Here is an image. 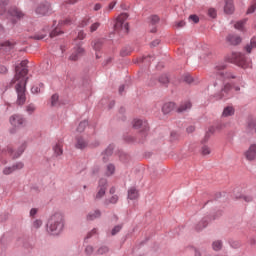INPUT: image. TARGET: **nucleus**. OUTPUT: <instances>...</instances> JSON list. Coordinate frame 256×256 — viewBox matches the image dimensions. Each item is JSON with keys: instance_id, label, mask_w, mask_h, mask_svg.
I'll return each instance as SVG.
<instances>
[{"instance_id": "1", "label": "nucleus", "mask_w": 256, "mask_h": 256, "mask_svg": "<svg viewBox=\"0 0 256 256\" xmlns=\"http://www.w3.org/2000/svg\"><path fill=\"white\" fill-rule=\"evenodd\" d=\"M27 60L21 61L19 64L15 66V75L14 81H19L16 86V93H17V105H25L27 101V81L28 77L27 74L29 73V69L27 68Z\"/></svg>"}, {"instance_id": "2", "label": "nucleus", "mask_w": 256, "mask_h": 256, "mask_svg": "<svg viewBox=\"0 0 256 256\" xmlns=\"http://www.w3.org/2000/svg\"><path fill=\"white\" fill-rule=\"evenodd\" d=\"M216 77L219 79L220 83H223L221 93L216 95V99H227L231 95V89L233 86L231 83L227 82L229 79H235V75L231 72L225 71V64L220 63L215 66Z\"/></svg>"}, {"instance_id": "3", "label": "nucleus", "mask_w": 256, "mask_h": 256, "mask_svg": "<svg viewBox=\"0 0 256 256\" xmlns=\"http://www.w3.org/2000/svg\"><path fill=\"white\" fill-rule=\"evenodd\" d=\"M65 229V216L61 212L54 213L46 224V231L49 235H61Z\"/></svg>"}, {"instance_id": "4", "label": "nucleus", "mask_w": 256, "mask_h": 256, "mask_svg": "<svg viewBox=\"0 0 256 256\" xmlns=\"http://www.w3.org/2000/svg\"><path fill=\"white\" fill-rule=\"evenodd\" d=\"M129 18L127 13H122L117 17L116 22L114 24L115 31L118 33H122L123 35H127L129 33V23L125 22Z\"/></svg>"}, {"instance_id": "5", "label": "nucleus", "mask_w": 256, "mask_h": 256, "mask_svg": "<svg viewBox=\"0 0 256 256\" xmlns=\"http://www.w3.org/2000/svg\"><path fill=\"white\" fill-rule=\"evenodd\" d=\"M232 59H234V63L242 69H251L252 67L251 59L247 58V56L241 52L233 53Z\"/></svg>"}, {"instance_id": "6", "label": "nucleus", "mask_w": 256, "mask_h": 256, "mask_svg": "<svg viewBox=\"0 0 256 256\" xmlns=\"http://www.w3.org/2000/svg\"><path fill=\"white\" fill-rule=\"evenodd\" d=\"M26 149H27V141H23L18 147L17 151L13 150L11 146H8L2 150V153H4V155H10L12 159H19V157L22 156L23 153H25Z\"/></svg>"}, {"instance_id": "7", "label": "nucleus", "mask_w": 256, "mask_h": 256, "mask_svg": "<svg viewBox=\"0 0 256 256\" xmlns=\"http://www.w3.org/2000/svg\"><path fill=\"white\" fill-rule=\"evenodd\" d=\"M83 55H85V48H83V42L74 40L72 54L69 57L70 61H79V59H81Z\"/></svg>"}, {"instance_id": "8", "label": "nucleus", "mask_w": 256, "mask_h": 256, "mask_svg": "<svg viewBox=\"0 0 256 256\" xmlns=\"http://www.w3.org/2000/svg\"><path fill=\"white\" fill-rule=\"evenodd\" d=\"M132 127L134 129L140 130V135L143 139H145V137H147V134L149 133V123H147V120L136 118L132 122Z\"/></svg>"}, {"instance_id": "9", "label": "nucleus", "mask_w": 256, "mask_h": 256, "mask_svg": "<svg viewBox=\"0 0 256 256\" xmlns=\"http://www.w3.org/2000/svg\"><path fill=\"white\" fill-rule=\"evenodd\" d=\"M63 25H71V19L66 18L65 20H60L58 24L57 21H54L52 30L49 34L51 39H53V37H59V35H63V31L61 30V27H63Z\"/></svg>"}, {"instance_id": "10", "label": "nucleus", "mask_w": 256, "mask_h": 256, "mask_svg": "<svg viewBox=\"0 0 256 256\" xmlns=\"http://www.w3.org/2000/svg\"><path fill=\"white\" fill-rule=\"evenodd\" d=\"M106 192H107V179L102 178L98 182L97 193L94 196L95 201H101V199L105 197Z\"/></svg>"}, {"instance_id": "11", "label": "nucleus", "mask_w": 256, "mask_h": 256, "mask_svg": "<svg viewBox=\"0 0 256 256\" xmlns=\"http://www.w3.org/2000/svg\"><path fill=\"white\" fill-rule=\"evenodd\" d=\"M90 23H92L89 27L90 33H95V31L101 27V23L99 21L93 22L91 18H84L80 23V27H87Z\"/></svg>"}, {"instance_id": "12", "label": "nucleus", "mask_w": 256, "mask_h": 256, "mask_svg": "<svg viewBox=\"0 0 256 256\" xmlns=\"http://www.w3.org/2000/svg\"><path fill=\"white\" fill-rule=\"evenodd\" d=\"M36 15H49L51 13V4L49 2L40 3L35 9Z\"/></svg>"}, {"instance_id": "13", "label": "nucleus", "mask_w": 256, "mask_h": 256, "mask_svg": "<svg viewBox=\"0 0 256 256\" xmlns=\"http://www.w3.org/2000/svg\"><path fill=\"white\" fill-rule=\"evenodd\" d=\"M222 213L218 212L216 215L212 216L211 218L209 217H204L197 225H196V231H203L207 225H209V222L212 219H217V217H220Z\"/></svg>"}, {"instance_id": "14", "label": "nucleus", "mask_w": 256, "mask_h": 256, "mask_svg": "<svg viewBox=\"0 0 256 256\" xmlns=\"http://www.w3.org/2000/svg\"><path fill=\"white\" fill-rule=\"evenodd\" d=\"M10 124L12 127H23L25 125V118L22 115L14 114L10 117Z\"/></svg>"}, {"instance_id": "15", "label": "nucleus", "mask_w": 256, "mask_h": 256, "mask_svg": "<svg viewBox=\"0 0 256 256\" xmlns=\"http://www.w3.org/2000/svg\"><path fill=\"white\" fill-rule=\"evenodd\" d=\"M244 157L247 161H255L256 159V144H252L244 152Z\"/></svg>"}, {"instance_id": "16", "label": "nucleus", "mask_w": 256, "mask_h": 256, "mask_svg": "<svg viewBox=\"0 0 256 256\" xmlns=\"http://www.w3.org/2000/svg\"><path fill=\"white\" fill-rule=\"evenodd\" d=\"M49 31H51V29H49V26H46L43 28L42 32H38L33 36H30V39H35V41H41L42 39H45V37H47Z\"/></svg>"}, {"instance_id": "17", "label": "nucleus", "mask_w": 256, "mask_h": 256, "mask_svg": "<svg viewBox=\"0 0 256 256\" xmlns=\"http://www.w3.org/2000/svg\"><path fill=\"white\" fill-rule=\"evenodd\" d=\"M76 149H87L89 147V142L83 138V136L76 137V143H75Z\"/></svg>"}, {"instance_id": "18", "label": "nucleus", "mask_w": 256, "mask_h": 256, "mask_svg": "<svg viewBox=\"0 0 256 256\" xmlns=\"http://www.w3.org/2000/svg\"><path fill=\"white\" fill-rule=\"evenodd\" d=\"M101 215H102L101 210L95 209L88 212V214L86 215V220L95 221V219H101Z\"/></svg>"}, {"instance_id": "19", "label": "nucleus", "mask_w": 256, "mask_h": 256, "mask_svg": "<svg viewBox=\"0 0 256 256\" xmlns=\"http://www.w3.org/2000/svg\"><path fill=\"white\" fill-rule=\"evenodd\" d=\"M16 43L14 41H5L0 43V50L4 51L5 53H9L12 49L15 48Z\"/></svg>"}, {"instance_id": "20", "label": "nucleus", "mask_w": 256, "mask_h": 256, "mask_svg": "<svg viewBox=\"0 0 256 256\" xmlns=\"http://www.w3.org/2000/svg\"><path fill=\"white\" fill-rule=\"evenodd\" d=\"M191 107H193V105L191 104V101H189V100L184 101L177 108V112L178 113H187V111H191Z\"/></svg>"}, {"instance_id": "21", "label": "nucleus", "mask_w": 256, "mask_h": 256, "mask_svg": "<svg viewBox=\"0 0 256 256\" xmlns=\"http://www.w3.org/2000/svg\"><path fill=\"white\" fill-rule=\"evenodd\" d=\"M226 39L230 45H239L243 41L241 36L235 34L228 35Z\"/></svg>"}, {"instance_id": "22", "label": "nucleus", "mask_w": 256, "mask_h": 256, "mask_svg": "<svg viewBox=\"0 0 256 256\" xmlns=\"http://www.w3.org/2000/svg\"><path fill=\"white\" fill-rule=\"evenodd\" d=\"M247 24V18H244L242 20L236 21L234 23V29H237V31H240L241 33H245L247 31L245 29V25Z\"/></svg>"}, {"instance_id": "23", "label": "nucleus", "mask_w": 256, "mask_h": 256, "mask_svg": "<svg viewBox=\"0 0 256 256\" xmlns=\"http://www.w3.org/2000/svg\"><path fill=\"white\" fill-rule=\"evenodd\" d=\"M224 11L227 13V15H232V13L235 11L233 0H225Z\"/></svg>"}, {"instance_id": "24", "label": "nucleus", "mask_w": 256, "mask_h": 256, "mask_svg": "<svg viewBox=\"0 0 256 256\" xmlns=\"http://www.w3.org/2000/svg\"><path fill=\"white\" fill-rule=\"evenodd\" d=\"M9 15H11V17H16V19H21L25 14H23V12L21 10H19V8L17 7H12L9 11H8Z\"/></svg>"}, {"instance_id": "25", "label": "nucleus", "mask_w": 256, "mask_h": 256, "mask_svg": "<svg viewBox=\"0 0 256 256\" xmlns=\"http://www.w3.org/2000/svg\"><path fill=\"white\" fill-rule=\"evenodd\" d=\"M253 49H256V37H252L250 40V43L246 44V46L244 47V50L246 51V53H251L253 51Z\"/></svg>"}, {"instance_id": "26", "label": "nucleus", "mask_w": 256, "mask_h": 256, "mask_svg": "<svg viewBox=\"0 0 256 256\" xmlns=\"http://www.w3.org/2000/svg\"><path fill=\"white\" fill-rule=\"evenodd\" d=\"M173 109H175V103H173V102L165 103L162 106V112L164 113V115H168V113H171V111H173Z\"/></svg>"}, {"instance_id": "27", "label": "nucleus", "mask_w": 256, "mask_h": 256, "mask_svg": "<svg viewBox=\"0 0 256 256\" xmlns=\"http://www.w3.org/2000/svg\"><path fill=\"white\" fill-rule=\"evenodd\" d=\"M235 115V108L233 106H227L222 112V117H233Z\"/></svg>"}, {"instance_id": "28", "label": "nucleus", "mask_w": 256, "mask_h": 256, "mask_svg": "<svg viewBox=\"0 0 256 256\" xmlns=\"http://www.w3.org/2000/svg\"><path fill=\"white\" fill-rule=\"evenodd\" d=\"M53 151L56 157L63 155V143L62 142L56 143L53 147Z\"/></svg>"}, {"instance_id": "29", "label": "nucleus", "mask_w": 256, "mask_h": 256, "mask_svg": "<svg viewBox=\"0 0 256 256\" xmlns=\"http://www.w3.org/2000/svg\"><path fill=\"white\" fill-rule=\"evenodd\" d=\"M137 197H139V191H137V189L135 187H131L128 190V199L133 201V200L137 199Z\"/></svg>"}, {"instance_id": "30", "label": "nucleus", "mask_w": 256, "mask_h": 256, "mask_svg": "<svg viewBox=\"0 0 256 256\" xmlns=\"http://www.w3.org/2000/svg\"><path fill=\"white\" fill-rule=\"evenodd\" d=\"M215 133V126H211L208 131L206 132L204 139L202 140V143H207L209 141V138Z\"/></svg>"}, {"instance_id": "31", "label": "nucleus", "mask_w": 256, "mask_h": 256, "mask_svg": "<svg viewBox=\"0 0 256 256\" xmlns=\"http://www.w3.org/2000/svg\"><path fill=\"white\" fill-rule=\"evenodd\" d=\"M110 249L109 246L106 245H102L100 246L97 251H96V255H107V253H109Z\"/></svg>"}, {"instance_id": "32", "label": "nucleus", "mask_w": 256, "mask_h": 256, "mask_svg": "<svg viewBox=\"0 0 256 256\" xmlns=\"http://www.w3.org/2000/svg\"><path fill=\"white\" fill-rule=\"evenodd\" d=\"M103 47V39H98L95 42H92V48L94 51H101V48Z\"/></svg>"}, {"instance_id": "33", "label": "nucleus", "mask_w": 256, "mask_h": 256, "mask_svg": "<svg viewBox=\"0 0 256 256\" xmlns=\"http://www.w3.org/2000/svg\"><path fill=\"white\" fill-rule=\"evenodd\" d=\"M7 5H9V0H0V15H5Z\"/></svg>"}, {"instance_id": "34", "label": "nucleus", "mask_w": 256, "mask_h": 256, "mask_svg": "<svg viewBox=\"0 0 256 256\" xmlns=\"http://www.w3.org/2000/svg\"><path fill=\"white\" fill-rule=\"evenodd\" d=\"M212 249L213 251H221L223 249V241L216 240L212 243Z\"/></svg>"}, {"instance_id": "35", "label": "nucleus", "mask_w": 256, "mask_h": 256, "mask_svg": "<svg viewBox=\"0 0 256 256\" xmlns=\"http://www.w3.org/2000/svg\"><path fill=\"white\" fill-rule=\"evenodd\" d=\"M87 125H89V122L87 120L80 122L76 129L77 133H83V131H85V129L87 128Z\"/></svg>"}, {"instance_id": "36", "label": "nucleus", "mask_w": 256, "mask_h": 256, "mask_svg": "<svg viewBox=\"0 0 256 256\" xmlns=\"http://www.w3.org/2000/svg\"><path fill=\"white\" fill-rule=\"evenodd\" d=\"M248 129H250V131H254L256 133V118L248 119Z\"/></svg>"}, {"instance_id": "37", "label": "nucleus", "mask_w": 256, "mask_h": 256, "mask_svg": "<svg viewBox=\"0 0 256 256\" xmlns=\"http://www.w3.org/2000/svg\"><path fill=\"white\" fill-rule=\"evenodd\" d=\"M115 173V165L114 164H108L106 166V175L107 177H111Z\"/></svg>"}, {"instance_id": "38", "label": "nucleus", "mask_w": 256, "mask_h": 256, "mask_svg": "<svg viewBox=\"0 0 256 256\" xmlns=\"http://www.w3.org/2000/svg\"><path fill=\"white\" fill-rule=\"evenodd\" d=\"M84 253L87 256L95 255V248L92 245H87L84 249Z\"/></svg>"}, {"instance_id": "39", "label": "nucleus", "mask_w": 256, "mask_h": 256, "mask_svg": "<svg viewBox=\"0 0 256 256\" xmlns=\"http://www.w3.org/2000/svg\"><path fill=\"white\" fill-rule=\"evenodd\" d=\"M236 199H243L246 203H251L255 199V196L253 195L236 196Z\"/></svg>"}, {"instance_id": "40", "label": "nucleus", "mask_w": 256, "mask_h": 256, "mask_svg": "<svg viewBox=\"0 0 256 256\" xmlns=\"http://www.w3.org/2000/svg\"><path fill=\"white\" fill-rule=\"evenodd\" d=\"M43 227V220L36 219L32 222V229H41Z\"/></svg>"}, {"instance_id": "41", "label": "nucleus", "mask_w": 256, "mask_h": 256, "mask_svg": "<svg viewBox=\"0 0 256 256\" xmlns=\"http://www.w3.org/2000/svg\"><path fill=\"white\" fill-rule=\"evenodd\" d=\"M18 243H21L26 249L33 247V245L29 244L26 238H18Z\"/></svg>"}, {"instance_id": "42", "label": "nucleus", "mask_w": 256, "mask_h": 256, "mask_svg": "<svg viewBox=\"0 0 256 256\" xmlns=\"http://www.w3.org/2000/svg\"><path fill=\"white\" fill-rule=\"evenodd\" d=\"M159 83H161V85H167V83H169V76H167V74H163L159 77Z\"/></svg>"}, {"instance_id": "43", "label": "nucleus", "mask_w": 256, "mask_h": 256, "mask_svg": "<svg viewBox=\"0 0 256 256\" xmlns=\"http://www.w3.org/2000/svg\"><path fill=\"white\" fill-rule=\"evenodd\" d=\"M95 235H97V228H93L92 230H90L85 236L84 241H87V239H91V237H95Z\"/></svg>"}, {"instance_id": "44", "label": "nucleus", "mask_w": 256, "mask_h": 256, "mask_svg": "<svg viewBox=\"0 0 256 256\" xmlns=\"http://www.w3.org/2000/svg\"><path fill=\"white\" fill-rule=\"evenodd\" d=\"M25 167V164L23 162H16L15 164L12 165V169L15 171H21Z\"/></svg>"}, {"instance_id": "45", "label": "nucleus", "mask_w": 256, "mask_h": 256, "mask_svg": "<svg viewBox=\"0 0 256 256\" xmlns=\"http://www.w3.org/2000/svg\"><path fill=\"white\" fill-rule=\"evenodd\" d=\"M35 109H37L35 104H29L26 106V113H28V115H33V113H35Z\"/></svg>"}, {"instance_id": "46", "label": "nucleus", "mask_w": 256, "mask_h": 256, "mask_svg": "<svg viewBox=\"0 0 256 256\" xmlns=\"http://www.w3.org/2000/svg\"><path fill=\"white\" fill-rule=\"evenodd\" d=\"M119 201V196L113 195L109 200H105V205H109L111 203L112 205H115Z\"/></svg>"}, {"instance_id": "47", "label": "nucleus", "mask_w": 256, "mask_h": 256, "mask_svg": "<svg viewBox=\"0 0 256 256\" xmlns=\"http://www.w3.org/2000/svg\"><path fill=\"white\" fill-rule=\"evenodd\" d=\"M85 37H87V34L83 30H79L77 38L74 41H83Z\"/></svg>"}, {"instance_id": "48", "label": "nucleus", "mask_w": 256, "mask_h": 256, "mask_svg": "<svg viewBox=\"0 0 256 256\" xmlns=\"http://www.w3.org/2000/svg\"><path fill=\"white\" fill-rule=\"evenodd\" d=\"M41 87H43V84H39V86H33L31 88V93H33V95H37L38 93H41Z\"/></svg>"}, {"instance_id": "49", "label": "nucleus", "mask_w": 256, "mask_h": 256, "mask_svg": "<svg viewBox=\"0 0 256 256\" xmlns=\"http://www.w3.org/2000/svg\"><path fill=\"white\" fill-rule=\"evenodd\" d=\"M11 173H15L13 166H7L3 169V175H11Z\"/></svg>"}, {"instance_id": "50", "label": "nucleus", "mask_w": 256, "mask_h": 256, "mask_svg": "<svg viewBox=\"0 0 256 256\" xmlns=\"http://www.w3.org/2000/svg\"><path fill=\"white\" fill-rule=\"evenodd\" d=\"M121 229H123V226L122 225H116L112 231H111V235L112 236H115L117 235V233H119L121 231Z\"/></svg>"}, {"instance_id": "51", "label": "nucleus", "mask_w": 256, "mask_h": 256, "mask_svg": "<svg viewBox=\"0 0 256 256\" xmlns=\"http://www.w3.org/2000/svg\"><path fill=\"white\" fill-rule=\"evenodd\" d=\"M120 55H122V57H127V55H131V48L126 47V48L122 49L120 52Z\"/></svg>"}, {"instance_id": "52", "label": "nucleus", "mask_w": 256, "mask_h": 256, "mask_svg": "<svg viewBox=\"0 0 256 256\" xmlns=\"http://www.w3.org/2000/svg\"><path fill=\"white\" fill-rule=\"evenodd\" d=\"M211 56V50H207L200 56L201 61H207V58Z\"/></svg>"}, {"instance_id": "53", "label": "nucleus", "mask_w": 256, "mask_h": 256, "mask_svg": "<svg viewBox=\"0 0 256 256\" xmlns=\"http://www.w3.org/2000/svg\"><path fill=\"white\" fill-rule=\"evenodd\" d=\"M57 101H59V95H57V94L52 95V97H51L52 107H56Z\"/></svg>"}, {"instance_id": "54", "label": "nucleus", "mask_w": 256, "mask_h": 256, "mask_svg": "<svg viewBox=\"0 0 256 256\" xmlns=\"http://www.w3.org/2000/svg\"><path fill=\"white\" fill-rule=\"evenodd\" d=\"M230 247H232V249H239V247H241V243H239V241H233L231 240L229 242Z\"/></svg>"}, {"instance_id": "55", "label": "nucleus", "mask_w": 256, "mask_h": 256, "mask_svg": "<svg viewBox=\"0 0 256 256\" xmlns=\"http://www.w3.org/2000/svg\"><path fill=\"white\" fill-rule=\"evenodd\" d=\"M208 15L212 19H215V17H217V10H215L214 8H209L208 9Z\"/></svg>"}, {"instance_id": "56", "label": "nucleus", "mask_w": 256, "mask_h": 256, "mask_svg": "<svg viewBox=\"0 0 256 256\" xmlns=\"http://www.w3.org/2000/svg\"><path fill=\"white\" fill-rule=\"evenodd\" d=\"M184 81L185 83H193L195 80H193V76H191V74H186L184 76Z\"/></svg>"}, {"instance_id": "57", "label": "nucleus", "mask_w": 256, "mask_h": 256, "mask_svg": "<svg viewBox=\"0 0 256 256\" xmlns=\"http://www.w3.org/2000/svg\"><path fill=\"white\" fill-rule=\"evenodd\" d=\"M151 60H153V56H145L140 59L141 63H151Z\"/></svg>"}, {"instance_id": "58", "label": "nucleus", "mask_w": 256, "mask_h": 256, "mask_svg": "<svg viewBox=\"0 0 256 256\" xmlns=\"http://www.w3.org/2000/svg\"><path fill=\"white\" fill-rule=\"evenodd\" d=\"M113 145H109L106 150L104 151L105 155H112L113 154Z\"/></svg>"}, {"instance_id": "59", "label": "nucleus", "mask_w": 256, "mask_h": 256, "mask_svg": "<svg viewBox=\"0 0 256 256\" xmlns=\"http://www.w3.org/2000/svg\"><path fill=\"white\" fill-rule=\"evenodd\" d=\"M150 21H151L152 25L159 23V16H157V15L151 16Z\"/></svg>"}, {"instance_id": "60", "label": "nucleus", "mask_w": 256, "mask_h": 256, "mask_svg": "<svg viewBox=\"0 0 256 256\" xmlns=\"http://www.w3.org/2000/svg\"><path fill=\"white\" fill-rule=\"evenodd\" d=\"M211 153V149L208 146L202 147V155H209Z\"/></svg>"}, {"instance_id": "61", "label": "nucleus", "mask_w": 256, "mask_h": 256, "mask_svg": "<svg viewBox=\"0 0 256 256\" xmlns=\"http://www.w3.org/2000/svg\"><path fill=\"white\" fill-rule=\"evenodd\" d=\"M189 21H192L193 23H198L199 22V16H197V15H190L189 16Z\"/></svg>"}, {"instance_id": "62", "label": "nucleus", "mask_w": 256, "mask_h": 256, "mask_svg": "<svg viewBox=\"0 0 256 256\" xmlns=\"http://www.w3.org/2000/svg\"><path fill=\"white\" fill-rule=\"evenodd\" d=\"M175 27H176L177 29H181L182 27H185V21L181 20V21H179V22H176V23H175Z\"/></svg>"}, {"instance_id": "63", "label": "nucleus", "mask_w": 256, "mask_h": 256, "mask_svg": "<svg viewBox=\"0 0 256 256\" xmlns=\"http://www.w3.org/2000/svg\"><path fill=\"white\" fill-rule=\"evenodd\" d=\"M255 9H256V4H253L251 7L248 8L247 13L248 14L255 13Z\"/></svg>"}, {"instance_id": "64", "label": "nucleus", "mask_w": 256, "mask_h": 256, "mask_svg": "<svg viewBox=\"0 0 256 256\" xmlns=\"http://www.w3.org/2000/svg\"><path fill=\"white\" fill-rule=\"evenodd\" d=\"M37 209L36 208H32L31 210H30V217H35L36 215H37Z\"/></svg>"}]
</instances>
